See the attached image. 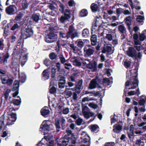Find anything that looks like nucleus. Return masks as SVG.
<instances>
[{
    "label": "nucleus",
    "instance_id": "obj_1",
    "mask_svg": "<svg viewBox=\"0 0 146 146\" xmlns=\"http://www.w3.org/2000/svg\"><path fill=\"white\" fill-rule=\"evenodd\" d=\"M90 43L89 41L87 39H78L75 42V44L74 43L69 44V46L71 49L77 52H80L82 48L86 46Z\"/></svg>",
    "mask_w": 146,
    "mask_h": 146
},
{
    "label": "nucleus",
    "instance_id": "obj_2",
    "mask_svg": "<svg viewBox=\"0 0 146 146\" xmlns=\"http://www.w3.org/2000/svg\"><path fill=\"white\" fill-rule=\"evenodd\" d=\"M59 7V11L63 15L60 17V23H63L70 18L72 10L68 9H65V7L63 4L60 5Z\"/></svg>",
    "mask_w": 146,
    "mask_h": 146
},
{
    "label": "nucleus",
    "instance_id": "obj_3",
    "mask_svg": "<svg viewBox=\"0 0 146 146\" xmlns=\"http://www.w3.org/2000/svg\"><path fill=\"white\" fill-rule=\"evenodd\" d=\"M138 68L137 67H135V68L131 69L130 71V74L126 72V78L129 79V80L133 81H139L137 78Z\"/></svg>",
    "mask_w": 146,
    "mask_h": 146
},
{
    "label": "nucleus",
    "instance_id": "obj_4",
    "mask_svg": "<svg viewBox=\"0 0 146 146\" xmlns=\"http://www.w3.org/2000/svg\"><path fill=\"white\" fill-rule=\"evenodd\" d=\"M23 43L24 42L22 43L21 45V44H17L16 46V48L14 49L13 51L12 55L17 58V57H19V58H20L21 57L20 55V53H24L26 51V49L25 48L23 49Z\"/></svg>",
    "mask_w": 146,
    "mask_h": 146
},
{
    "label": "nucleus",
    "instance_id": "obj_5",
    "mask_svg": "<svg viewBox=\"0 0 146 146\" xmlns=\"http://www.w3.org/2000/svg\"><path fill=\"white\" fill-rule=\"evenodd\" d=\"M91 45L88 44L84 47L83 51L85 57H90L94 53V50L93 49L91 48Z\"/></svg>",
    "mask_w": 146,
    "mask_h": 146
},
{
    "label": "nucleus",
    "instance_id": "obj_6",
    "mask_svg": "<svg viewBox=\"0 0 146 146\" xmlns=\"http://www.w3.org/2000/svg\"><path fill=\"white\" fill-rule=\"evenodd\" d=\"M0 76L2 83L3 84L10 86L12 84L13 80L11 78H10L7 75H0Z\"/></svg>",
    "mask_w": 146,
    "mask_h": 146
},
{
    "label": "nucleus",
    "instance_id": "obj_7",
    "mask_svg": "<svg viewBox=\"0 0 146 146\" xmlns=\"http://www.w3.org/2000/svg\"><path fill=\"white\" fill-rule=\"evenodd\" d=\"M81 142L87 144V146H89L90 144V137L85 132H83L81 134L80 137Z\"/></svg>",
    "mask_w": 146,
    "mask_h": 146
},
{
    "label": "nucleus",
    "instance_id": "obj_8",
    "mask_svg": "<svg viewBox=\"0 0 146 146\" xmlns=\"http://www.w3.org/2000/svg\"><path fill=\"white\" fill-rule=\"evenodd\" d=\"M17 7L15 5H10L7 7L5 11L6 13L9 15H12L15 13V9L17 10Z\"/></svg>",
    "mask_w": 146,
    "mask_h": 146
},
{
    "label": "nucleus",
    "instance_id": "obj_9",
    "mask_svg": "<svg viewBox=\"0 0 146 146\" xmlns=\"http://www.w3.org/2000/svg\"><path fill=\"white\" fill-rule=\"evenodd\" d=\"M10 55L9 53L7 52L5 54H1L0 52V64H5L7 62L8 59L9 58Z\"/></svg>",
    "mask_w": 146,
    "mask_h": 146
},
{
    "label": "nucleus",
    "instance_id": "obj_10",
    "mask_svg": "<svg viewBox=\"0 0 146 146\" xmlns=\"http://www.w3.org/2000/svg\"><path fill=\"white\" fill-rule=\"evenodd\" d=\"M127 54L129 57L132 58L134 57L135 59L137 58L136 51L134 48L132 47H129L127 52Z\"/></svg>",
    "mask_w": 146,
    "mask_h": 146
},
{
    "label": "nucleus",
    "instance_id": "obj_11",
    "mask_svg": "<svg viewBox=\"0 0 146 146\" xmlns=\"http://www.w3.org/2000/svg\"><path fill=\"white\" fill-rule=\"evenodd\" d=\"M15 23L11 27L10 29L12 31L15 30L18 31L20 29L21 26L23 25L24 23V20L21 22H15Z\"/></svg>",
    "mask_w": 146,
    "mask_h": 146
},
{
    "label": "nucleus",
    "instance_id": "obj_12",
    "mask_svg": "<svg viewBox=\"0 0 146 146\" xmlns=\"http://www.w3.org/2000/svg\"><path fill=\"white\" fill-rule=\"evenodd\" d=\"M83 80L81 79L79 80L78 82L76 83L75 86V91L78 94L80 93L81 90L83 88V87L82 86Z\"/></svg>",
    "mask_w": 146,
    "mask_h": 146
},
{
    "label": "nucleus",
    "instance_id": "obj_13",
    "mask_svg": "<svg viewBox=\"0 0 146 146\" xmlns=\"http://www.w3.org/2000/svg\"><path fill=\"white\" fill-rule=\"evenodd\" d=\"M97 62L96 61H94L93 63L90 62L87 65L86 68L89 69H93L94 71H96L97 70Z\"/></svg>",
    "mask_w": 146,
    "mask_h": 146
},
{
    "label": "nucleus",
    "instance_id": "obj_14",
    "mask_svg": "<svg viewBox=\"0 0 146 146\" xmlns=\"http://www.w3.org/2000/svg\"><path fill=\"white\" fill-rule=\"evenodd\" d=\"M66 78L64 76H61L58 80L59 82L58 83L59 87L60 88H64L66 83Z\"/></svg>",
    "mask_w": 146,
    "mask_h": 146
},
{
    "label": "nucleus",
    "instance_id": "obj_15",
    "mask_svg": "<svg viewBox=\"0 0 146 146\" xmlns=\"http://www.w3.org/2000/svg\"><path fill=\"white\" fill-rule=\"evenodd\" d=\"M98 3L99 5L94 3H93L91 4L90 7L92 12L95 13L99 11V5H101L102 4H100L99 2H98Z\"/></svg>",
    "mask_w": 146,
    "mask_h": 146
},
{
    "label": "nucleus",
    "instance_id": "obj_16",
    "mask_svg": "<svg viewBox=\"0 0 146 146\" xmlns=\"http://www.w3.org/2000/svg\"><path fill=\"white\" fill-rule=\"evenodd\" d=\"M24 34L26 36L25 38L26 39L31 37L33 35V31L32 29L27 27L25 29Z\"/></svg>",
    "mask_w": 146,
    "mask_h": 146
},
{
    "label": "nucleus",
    "instance_id": "obj_17",
    "mask_svg": "<svg viewBox=\"0 0 146 146\" xmlns=\"http://www.w3.org/2000/svg\"><path fill=\"white\" fill-rule=\"evenodd\" d=\"M50 72L48 68L44 70L42 72L41 76L42 78L44 80L48 79L50 77Z\"/></svg>",
    "mask_w": 146,
    "mask_h": 146
},
{
    "label": "nucleus",
    "instance_id": "obj_18",
    "mask_svg": "<svg viewBox=\"0 0 146 146\" xmlns=\"http://www.w3.org/2000/svg\"><path fill=\"white\" fill-rule=\"evenodd\" d=\"M50 112L48 108L46 106L42 108L40 110L41 115L44 117H46V116L49 114Z\"/></svg>",
    "mask_w": 146,
    "mask_h": 146
},
{
    "label": "nucleus",
    "instance_id": "obj_19",
    "mask_svg": "<svg viewBox=\"0 0 146 146\" xmlns=\"http://www.w3.org/2000/svg\"><path fill=\"white\" fill-rule=\"evenodd\" d=\"M143 137H140L139 139H138L134 142L133 146H144Z\"/></svg>",
    "mask_w": 146,
    "mask_h": 146
},
{
    "label": "nucleus",
    "instance_id": "obj_20",
    "mask_svg": "<svg viewBox=\"0 0 146 146\" xmlns=\"http://www.w3.org/2000/svg\"><path fill=\"white\" fill-rule=\"evenodd\" d=\"M124 21L125 23L128 27V29L130 30L131 29L130 26L131 25V22L132 21L131 16H129L126 17L124 19Z\"/></svg>",
    "mask_w": 146,
    "mask_h": 146
},
{
    "label": "nucleus",
    "instance_id": "obj_21",
    "mask_svg": "<svg viewBox=\"0 0 146 146\" xmlns=\"http://www.w3.org/2000/svg\"><path fill=\"white\" fill-rule=\"evenodd\" d=\"M113 131L116 133H119L122 129V126L120 124H116L113 126Z\"/></svg>",
    "mask_w": 146,
    "mask_h": 146
},
{
    "label": "nucleus",
    "instance_id": "obj_22",
    "mask_svg": "<svg viewBox=\"0 0 146 146\" xmlns=\"http://www.w3.org/2000/svg\"><path fill=\"white\" fill-rule=\"evenodd\" d=\"M71 62L73 63V64L76 66L80 67L82 65V63L77 59L76 57L74 56L71 60Z\"/></svg>",
    "mask_w": 146,
    "mask_h": 146
},
{
    "label": "nucleus",
    "instance_id": "obj_23",
    "mask_svg": "<svg viewBox=\"0 0 146 146\" xmlns=\"http://www.w3.org/2000/svg\"><path fill=\"white\" fill-rule=\"evenodd\" d=\"M91 44L93 46H95L98 43L97 42V35H92L90 38Z\"/></svg>",
    "mask_w": 146,
    "mask_h": 146
},
{
    "label": "nucleus",
    "instance_id": "obj_24",
    "mask_svg": "<svg viewBox=\"0 0 146 146\" xmlns=\"http://www.w3.org/2000/svg\"><path fill=\"white\" fill-rule=\"evenodd\" d=\"M21 5L22 7V10H25L28 9L29 5V3L27 0H23L22 1Z\"/></svg>",
    "mask_w": 146,
    "mask_h": 146
},
{
    "label": "nucleus",
    "instance_id": "obj_25",
    "mask_svg": "<svg viewBox=\"0 0 146 146\" xmlns=\"http://www.w3.org/2000/svg\"><path fill=\"white\" fill-rule=\"evenodd\" d=\"M44 121L40 126V128L42 129L44 131H49V125L46 122H44Z\"/></svg>",
    "mask_w": 146,
    "mask_h": 146
},
{
    "label": "nucleus",
    "instance_id": "obj_26",
    "mask_svg": "<svg viewBox=\"0 0 146 146\" xmlns=\"http://www.w3.org/2000/svg\"><path fill=\"white\" fill-rule=\"evenodd\" d=\"M97 84V81L96 79H93L90 83L88 88L90 89H93L96 87Z\"/></svg>",
    "mask_w": 146,
    "mask_h": 146
},
{
    "label": "nucleus",
    "instance_id": "obj_27",
    "mask_svg": "<svg viewBox=\"0 0 146 146\" xmlns=\"http://www.w3.org/2000/svg\"><path fill=\"white\" fill-rule=\"evenodd\" d=\"M139 83V81H133L131 80L130 85L131 86L128 88V89H133L137 88L138 86Z\"/></svg>",
    "mask_w": 146,
    "mask_h": 146
},
{
    "label": "nucleus",
    "instance_id": "obj_28",
    "mask_svg": "<svg viewBox=\"0 0 146 146\" xmlns=\"http://www.w3.org/2000/svg\"><path fill=\"white\" fill-rule=\"evenodd\" d=\"M23 16V14L21 12H19L15 17L14 19V22H21V19Z\"/></svg>",
    "mask_w": 146,
    "mask_h": 146
},
{
    "label": "nucleus",
    "instance_id": "obj_29",
    "mask_svg": "<svg viewBox=\"0 0 146 146\" xmlns=\"http://www.w3.org/2000/svg\"><path fill=\"white\" fill-rule=\"evenodd\" d=\"M59 34L60 38L68 39L70 37V35L68 33V32L67 33H65L62 31H60L59 32Z\"/></svg>",
    "mask_w": 146,
    "mask_h": 146
},
{
    "label": "nucleus",
    "instance_id": "obj_30",
    "mask_svg": "<svg viewBox=\"0 0 146 146\" xmlns=\"http://www.w3.org/2000/svg\"><path fill=\"white\" fill-rule=\"evenodd\" d=\"M84 117L87 119L89 118L90 117H92L94 114V113L89 111H87L82 113Z\"/></svg>",
    "mask_w": 146,
    "mask_h": 146
},
{
    "label": "nucleus",
    "instance_id": "obj_31",
    "mask_svg": "<svg viewBox=\"0 0 146 146\" xmlns=\"http://www.w3.org/2000/svg\"><path fill=\"white\" fill-rule=\"evenodd\" d=\"M88 14L87 10L86 9H82L79 13V16L80 17H83L86 16Z\"/></svg>",
    "mask_w": 146,
    "mask_h": 146
},
{
    "label": "nucleus",
    "instance_id": "obj_32",
    "mask_svg": "<svg viewBox=\"0 0 146 146\" xmlns=\"http://www.w3.org/2000/svg\"><path fill=\"white\" fill-rule=\"evenodd\" d=\"M144 97L143 99L140 100L139 102V104L140 106H144V104L146 102V96L144 95H142L141 96V98Z\"/></svg>",
    "mask_w": 146,
    "mask_h": 146
},
{
    "label": "nucleus",
    "instance_id": "obj_33",
    "mask_svg": "<svg viewBox=\"0 0 146 146\" xmlns=\"http://www.w3.org/2000/svg\"><path fill=\"white\" fill-rule=\"evenodd\" d=\"M140 94V92L139 91V89L138 88L136 90V91H132L131 90L130 92H128L127 93L128 94L127 96H133L134 95L137 94L138 96Z\"/></svg>",
    "mask_w": 146,
    "mask_h": 146
},
{
    "label": "nucleus",
    "instance_id": "obj_34",
    "mask_svg": "<svg viewBox=\"0 0 146 146\" xmlns=\"http://www.w3.org/2000/svg\"><path fill=\"white\" fill-rule=\"evenodd\" d=\"M118 31L122 34L125 33L126 29L123 25H119L118 27Z\"/></svg>",
    "mask_w": 146,
    "mask_h": 146
},
{
    "label": "nucleus",
    "instance_id": "obj_35",
    "mask_svg": "<svg viewBox=\"0 0 146 146\" xmlns=\"http://www.w3.org/2000/svg\"><path fill=\"white\" fill-rule=\"evenodd\" d=\"M38 15L36 14H34L32 16V19L36 23L38 22L40 17V15H39L38 13Z\"/></svg>",
    "mask_w": 146,
    "mask_h": 146
},
{
    "label": "nucleus",
    "instance_id": "obj_36",
    "mask_svg": "<svg viewBox=\"0 0 146 146\" xmlns=\"http://www.w3.org/2000/svg\"><path fill=\"white\" fill-rule=\"evenodd\" d=\"M142 118L144 121L138 124V126L139 127H142L146 125V113H145L143 115H142Z\"/></svg>",
    "mask_w": 146,
    "mask_h": 146
},
{
    "label": "nucleus",
    "instance_id": "obj_37",
    "mask_svg": "<svg viewBox=\"0 0 146 146\" xmlns=\"http://www.w3.org/2000/svg\"><path fill=\"white\" fill-rule=\"evenodd\" d=\"M67 90H66L64 92V96L65 98H68L69 97H71L72 95V92L69 91L68 89H67Z\"/></svg>",
    "mask_w": 146,
    "mask_h": 146
},
{
    "label": "nucleus",
    "instance_id": "obj_38",
    "mask_svg": "<svg viewBox=\"0 0 146 146\" xmlns=\"http://www.w3.org/2000/svg\"><path fill=\"white\" fill-rule=\"evenodd\" d=\"M66 133L68 134V135H65L64 136V138H68V139H69V138L70 137V136H72V135H74L72 133V131L69 129L68 128L66 130Z\"/></svg>",
    "mask_w": 146,
    "mask_h": 146
},
{
    "label": "nucleus",
    "instance_id": "obj_39",
    "mask_svg": "<svg viewBox=\"0 0 146 146\" xmlns=\"http://www.w3.org/2000/svg\"><path fill=\"white\" fill-rule=\"evenodd\" d=\"M4 115L1 116L0 117V129H1L3 126H4Z\"/></svg>",
    "mask_w": 146,
    "mask_h": 146
},
{
    "label": "nucleus",
    "instance_id": "obj_40",
    "mask_svg": "<svg viewBox=\"0 0 146 146\" xmlns=\"http://www.w3.org/2000/svg\"><path fill=\"white\" fill-rule=\"evenodd\" d=\"M89 34V31L87 29H84L82 31V35L84 37H88Z\"/></svg>",
    "mask_w": 146,
    "mask_h": 146
},
{
    "label": "nucleus",
    "instance_id": "obj_41",
    "mask_svg": "<svg viewBox=\"0 0 146 146\" xmlns=\"http://www.w3.org/2000/svg\"><path fill=\"white\" fill-rule=\"evenodd\" d=\"M21 101L18 99H14L11 102V104H13L15 106H18L20 105Z\"/></svg>",
    "mask_w": 146,
    "mask_h": 146
},
{
    "label": "nucleus",
    "instance_id": "obj_42",
    "mask_svg": "<svg viewBox=\"0 0 146 146\" xmlns=\"http://www.w3.org/2000/svg\"><path fill=\"white\" fill-rule=\"evenodd\" d=\"M8 115H10V118L13 120L14 121H15L17 119V117H16L17 114L16 113H11L8 112Z\"/></svg>",
    "mask_w": 146,
    "mask_h": 146
},
{
    "label": "nucleus",
    "instance_id": "obj_43",
    "mask_svg": "<svg viewBox=\"0 0 146 146\" xmlns=\"http://www.w3.org/2000/svg\"><path fill=\"white\" fill-rule=\"evenodd\" d=\"M82 113L87 111H89L90 110L89 108L87 106H85L82 104Z\"/></svg>",
    "mask_w": 146,
    "mask_h": 146
},
{
    "label": "nucleus",
    "instance_id": "obj_44",
    "mask_svg": "<svg viewBox=\"0 0 146 146\" xmlns=\"http://www.w3.org/2000/svg\"><path fill=\"white\" fill-rule=\"evenodd\" d=\"M90 127V129H91V131L93 132L96 131L99 128L98 126L96 124L92 125Z\"/></svg>",
    "mask_w": 146,
    "mask_h": 146
},
{
    "label": "nucleus",
    "instance_id": "obj_45",
    "mask_svg": "<svg viewBox=\"0 0 146 146\" xmlns=\"http://www.w3.org/2000/svg\"><path fill=\"white\" fill-rule=\"evenodd\" d=\"M75 30L74 27L73 25H72L69 26L68 28V31L67 32L70 35L73 33Z\"/></svg>",
    "mask_w": 146,
    "mask_h": 146
},
{
    "label": "nucleus",
    "instance_id": "obj_46",
    "mask_svg": "<svg viewBox=\"0 0 146 146\" xmlns=\"http://www.w3.org/2000/svg\"><path fill=\"white\" fill-rule=\"evenodd\" d=\"M61 125L62 128L64 129L66 127V121L64 117H62L60 120Z\"/></svg>",
    "mask_w": 146,
    "mask_h": 146
},
{
    "label": "nucleus",
    "instance_id": "obj_47",
    "mask_svg": "<svg viewBox=\"0 0 146 146\" xmlns=\"http://www.w3.org/2000/svg\"><path fill=\"white\" fill-rule=\"evenodd\" d=\"M55 125L57 131H59L61 127L60 126L59 121L58 119L55 121Z\"/></svg>",
    "mask_w": 146,
    "mask_h": 146
},
{
    "label": "nucleus",
    "instance_id": "obj_48",
    "mask_svg": "<svg viewBox=\"0 0 146 146\" xmlns=\"http://www.w3.org/2000/svg\"><path fill=\"white\" fill-rule=\"evenodd\" d=\"M76 138L74 135H72V136L69 138V141H70L71 143L74 144L76 143Z\"/></svg>",
    "mask_w": 146,
    "mask_h": 146
},
{
    "label": "nucleus",
    "instance_id": "obj_49",
    "mask_svg": "<svg viewBox=\"0 0 146 146\" xmlns=\"http://www.w3.org/2000/svg\"><path fill=\"white\" fill-rule=\"evenodd\" d=\"M11 90L9 89H7L5 91L4 94V98L5 100H7L8 98L9 95V94L11 92Z\"/></svg>",
    "mask_w": 146,
    "mask_h": 146
},
{
    "label": "nucleus",
    "instance_id": "obj_50",
    "mask_svg": "<svg viewBox=\"0 0 146 146\" xmlns=\"http://www.w3.org/2000/svg\"><path fill=\"white\" fill-rule=\"evenodd\" d=\"M43 63L46 66L48 67L50 65L51 61L49 59H46L44 60Z\"/></svg>",
    "mask_w": 146,
    "mask_h": 146
},
{
    "label": "nucleus",
    "instance_id": "obj_51",
    "mask_svg": "<svg viewBox=\"0 0 146 146\" xmlns=\"http://www.w3.org/2000/svg\"><path fill=\"white\" fill-rule=\"evenodd\" d=\"M66 140H64L62 141V144L60 145V146L62 145L63 146H66L68 145V142L69 141V139L68 138H64Z\"/></svg>",
    "mask_w": 146,
    "mask_h": 146
},
{
    "label": "nucleus",
    "instance_id": "obj_52",
    "mask_svg": "<svg viewBox=\"0 0 146 146\" xmlns=\"http://www.w3.org/2000/svg\"><path fill=\"white\" fill-rule=\"evenodd\" d=\"M56 68H55V66L53 67L52 68L51 70V77L52 78H53L54 77L56 73Z\"/></svg>",
    "mask_w": 146,
    "mask_h": 146
},
{
    "label": "nucleus",
    "instance_id": "obj_53",
    "mask_svg": "<svg viewBox=\"0 0 146 146\" xmlns=\"http://www.w3.org/2000/svg\"><path fill=\"white\" fill-rule=\"evenodd\" d=\"M123 9L121 8L117 9L116 10V13L118 18L119 17V16L122 13V11H123Z\"/></svg>",
    "mask_w": 146,
    "mask_h": 146
},
{
    "label": "nucleus",
    "instance_id": "obj_54",
    "mask_svg": "<svg viewBox=\"0 0 146 146\" xmlns=\"http://www.w3.org/2000/svg\"><path fill=\"white\" fill-rule=\"evenodd\" d=\"M49 56L51 59L53 60L56 59L57 56L54 52H52L49 54Z\"/></svg>",
    "mask_w": 146,
    "mask_h": 146
},
{
    "label": "nucleus",
    "instance_id": "obj_55",
    "mask_svg": "<svg viewBox=\"0 0 146 146\" xmlns=\"http://www.w3.org/2000/svg\"><path fill=\"white\" fill-rule=\"evenodd\" d=\"M96 23L97 21H96L94 23H92V28L91 29V33L92 34L93 32L95 31L96 28L97 27V25L96 24Z\"/></svg>",
    "mask_w": 146,
    "mask_h": 146
},
{
    "label": "nucleus",
    "instance_id": "obj_56",
    "mask_svg": "<svg viewBox=\"0 0 146 146\" xmlns=\"http://www.w3.org/2000/svg\"><path fill=\"white\" fill-rule=\"evenodd\" d=\"M144 19V17L140 15H138L136 18V21L139 23H141Z\"/></svg>",
    "mask_w": 146,
    "mask_h": 146
},
{
    "label": "nucleus",
    "instance_id": "obj_57",
    "mask_svg": "<svg viewBox=\"0 0 146 146\" xmlns=\"http://www.w3.org/2000/svg\"><path fill=\"white\" fill-rule=\"evenodd\" d=\"M18 1V0H16V1L14 0H7L6 3V5H7L10 4V3H15L17 4V3Z\"/></svg>",
    "mask_w": 146,
    "mask_h": 146
},
{
    "label": "nucleus",
    "instance_id": "obj_58",
    "mask_svg": "<svg viewBox=\"0 0 146 146\" xmlns=\"http://www.w3.org/2000/svg\"><path fill=\"white\" fill-rule=\"evenodd\" d=\"M5 45L4 43V40L0 39V50H3L5 48Z\"/></svg>",
    "mask_w": 146,
    "mask_h": 146
},
{
    "label": "nucleus",
    "instance_id": "obj_59",
    "mask_svg": "<svg viewBox=\"0 0 146 146\" xmlns=\"http://www.w3.org/2000/svg\"><path fill=\"white\" fill-rule=\"evenodd\" d=\"M61 63L62 64H64L66 61V60L62 54L60 55L59 57Z\"/></svg>",
    "mask_w": 146,
    "mask_h": 146
},
{
    "label": "nucleus",
    "instance_id": "obj_60",
    "mask_svg": "<svg viewBox=\"0 0 146 146\" xmlns=\"http://www.w3.org/2000/svg\"><path fill=\"white\" fill-rule=\"evenodd\" d=\"M7 123L6 124V125L8 126L13 124V122L15 121H14L13 119H12L9 118L7 119Z\"/></svg>",
    "mask_w": 146,
    "mask_h": 146
},
{
    "label": "nucleus",
    "instance_id": "obj_61",
    "mask_svg": "<svg viewBox=\"0 0 146 146\" xmlns=\"http://www.w3.org/2000/svg\"><path fill=\"white\" fill-rule=\"evenodd\" d=\"M56 89L54 86L52 87L49 90V92L51 94H54L56 93Z\"/></svg>",
    "mask_w": 146,
    "mask_h": 146
},
{
    "label": "nucleus",
    "instance_id": "obj_62",
    "mask_svg": "<svg viewBox=\"0 0 146 146\" xmlns=\"http://www.w3.org/2000/svg\"><path fill=\"white\" fill-rule=\"evenodd\" d=\"M16 37L14 35H12L10 37V42L11 43H14L16 40Z\"/></svg>",
    "mask_w": 146,
    "mask_h": 146
},
{
    "label": "nucleus",
    "instance_id": "obj_63",
    "mask_svg": "<svg viewBox=\"0 0 146 146\" xmlns=\"http://www.w3.org/2000/svg\"><path fill=\"white\" fill-rule=\"evenodd\" d=\"M56 35L54 33L52 32H51L49 33L47 35L48 37L51 38L52 39H54L56 37Z\"/></svg>",
    "mask_w": 146,
    "mask_h": 146
},
{
    "label": "nucleus",
    "instance_id": "obj_64",
    "mask_svg": "<svg viewBox=\"0 0 146 146\" xmlns=\"http://www.w3.org/2000/svg\"><path fill=\"white\" fill-rule=\"evenodd\" d=\"M115 145V143L114 142H108L106 143L104 145V146H114Z\"/></svg>",
    "mask_w": 146,
    "mask_h": 146
}]
</instances>
